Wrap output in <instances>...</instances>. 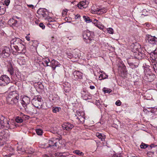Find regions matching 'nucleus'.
<instances>
[{"instance_id": "aec40b11", "label": "nucleus", "mask_w": 157, "mask_h": 157, "mask_svg": "<svg viewBox=\"0 0 157 157\" xmlns=\"http://www.w3.org/2000/svg\"><path fill=\"white\" fill-rule=\"evenodd\" d=\"M74 78H82V73L78 71H75L73 73Z\"/></svg>"}, {"instance_id": "f257e3e1", "label": "nucleus", "mask_w": 157, "mask_h": 157, "mask_svg": "<svg viewBox=\"0 0 157 157\" xmlns=\"http://www.w3.org/2000/svg\"><path fill=\"white\" fill-rule=\"evenodd\" d=\"M23 43H24L22 40L19 38H15L11 40V44L13 45V47L15 50H13L11 45V49L12 50V52L13 54H14V53L17 52L18 53H25L26 50L25 46Z\"/></svg>"}, {"instance_id": "603ef678", "label": "nucleus", "mask_w": 157, "mask_h": 157, "mask_svg": "<svg viewBox=\"0 0 157 157\" xmlns=\"http://www.w3.org/2000/svg\"><path fill=\"white\" fill-rule=\"evenodd\" d=\"M90 88L92 90L94 89L95 88V87L93 86H90Z\"/></svg>"}, {"instance_id": "2eb2a0df", "label": "nucleus", "mask_w": 157, "mask_h": 157, "mask_svg": "<svg viewBox=\"0 0 157 157\" xmlns=\"http://www.w3.org/2000/svg\"><path fill=\"white\" fill-rule=\"evenodd\" d=\"M147 36L148 42L151 44L153 43V42H155V40L157 39V38L155 36H153L151 35H148Z\"/></svg>"}, {"instance_id": "393cba45", "label": "nucleus", "mask_w": 157, "mask_h": 157, "mask_svg": "<svg viewBox=\"0 0 157 157\" xmlns=\"http://www.w3.org/2000/svg\"><path fill=\"white\" fill-rule=\"evenodd\" d=\"M15 121L17 123H21L23 122V120L21 117L18 116L16 118Z\"/></svg>"}, {"instance_id": "473e14b6", "label": "nucleus", "mask_w": 157, "mask_h": 157, "mask_svg": "<svg viewBox=\"0 0 157 157\" xmlns=\"http://www.w3.org/2000/svg\"><path fill=\"white\" fill-rule=\"evenodd\" d=\"M91 22H92V23H94L95 25H98V23H99L98 20L94 19L93 20L92 19V21Z\"/></svg>"}, {"instance_id": "6ab92c4d", "label": "nucleus", "mask_w": 157, "mask_h": 157, "mask_svg": "<svg viewBox=\"0 0 157 157\" xmlns=\"http://www.w3.org/2000/svg\"><path fill=\"white\" fill-rule=\"evenodd\" d=\"M64 89L66 92H68L70 90V84L68 82H65L64 83Z\"/></svg>"}, {"instance_id": "72a5a7b5", "label": "nucleus", "mask_w": 157, "mask_h": 157, "mask_svg": "<svg viewBox=\"0 0 157 157\" xmlns=\"http://www.w3.org/2000/svg\"><path fill=\"white\" fill-rule=\"evenodd\" d=\"M68 10L66 9H64L63 10L62 13V15L63 17H65L67 13Z\"/></svg>"}, {"instance_id": "338daca9", "label": "nucleus", "mask_w": 157, "mask_h": 157, "mask_svg": "<svg viewBox=\"0 0 157 157\" xmlns=\"http://www.w3.org/2000/svg\"><path fill=\"white\" fill-rule=\"evenodd\" d=\"M16 17V18H17V19H18V18H19V17Z\"/></svg>"}, {"instance_id": "7c9ffc66", "label": "nucleus", "mask_w": 157, "mask_h": 157, "mask_svg": "<svg viewBox=\"0 0 157 157\" xmlns=\"http://www.w3.org/2000/svg\"><path fill=\"white\" fill-rule=\"evenodd\" d=\"M148 146V145L147 144H146L144 143H142L140 145V147L141 148H145L147 147Z\"/></svg>"}, {"instance_id": "6e6552de", "label": "nucleus", "mask_w": 157, "mask_h": 157, "mask_svg": "<svg viewBox=\"0 0 157 157\" xmlns=\"http://www.w3.org/2000/svg\"><path fill=\"white\" fill-rule=\"evenodd\" d=\"M7 97L18 99H19V95L17 91H11L10 92Z\"/></svg>"}, {"instance_id": "e433bc0d", "label": "nucleus", "mask_w": 157, "mask_h": 157, "mask_svg": "<svg viewBox=\"0 0 157 157\" xmlns=\"http://www.w3.org/2000/svg\"><path fill=\"white\" fill-rule=\"evenodd\" d=\"M107 31L109 33L112 34L113 33V29L111 28H108L107 29Z\"/></svg>"}, {"instance_id": "ea45409f", "label": "nucleus", "mask_w": 157, "mask_h": 157, "mask_svg": "<svg viewBox=\"0 0 157 157\" xmlns=\"http://www.w3.org/2000/svg\"><path fill=\"white\" fill-rule=\"evenodd\" d=\"M39 26L41 28L43 29H44L45 27V26L42 23H40Z\"/></svg>"}, {"instance_id": "f8f14e48", "label": "nucleus", "mask_w": 157, "mask_h": 157, "mask_svg": "<svg viewBox=\"0 0 157 157\" xmlns=\"http://www.w3.org/2000/svg\"><path fill=\"white\" fill-rule=\"evenodd\" d=\"M1 119H2L3 121H4V123L3 124V125H4V127H6L7 128L9 129L11 128L9 121L6 119H5L4 117L2 116L0 118V120Z\"/></svg>"}, {"instance_id": "39448f33", "label": "nucleus", "mask_w": 157, "mask_h": 157, "mask_svg": "<svg viewBox=\"0 0 157 157\" xmlns=\"http://www.w3.org/2000/svg\"><path fill=\"white\" fill-rule=\"evenodd\" d=\"M74 127V125L69 122L65 123L62 125L63 129L67 131L71 130Z\"/></svg>"}, {"instance_id": "8fccbe9b", "label": "nucleus", "mask_w": 157, "mask_h": 157, "mask_svg": "<svg viewBox=\"0 0 157 157\" xmlns=\"http://www.w3.org/2000/svg\"><path fill=\"white\" fill-rule=\"evenodd\" d=\"M120 155L119 154L114 155L112 157H120Z\"/></svg>"}, {"instance_id": "49530a36", "label": "nucleus", "mask_w": 157, "mask_h": 157, "mask_svg": "<svg viewBox=\"0 0 157 157\" xmlns=\"http://www.w3.org/2000/svg\"><path fill=\"white\" fill-rule=\"evenodd\" d=\"M21 64L22 65H25V60L23 59H22L21 60Z\"/></svg>"}, {"instance_id": "69168bd1", "label": "nucleus", "mask_w": 157, "mask_h": 157, "mask_svg": "<svg viewBox=\"0 0 157 157\" xmlns=\"http://www.w3.org/2000/svg\"><path fill=\"white\" fill-rule=\"evenodd\" d=\"M156 88H157V82L156 83Z\"/></svg>"}, {"instance_id": "412c9836", "label": "nucleus", "mask_w": 157, "mask_h": 157, "mask_svg": "<svg viewBox=\"0 0 157 157\" xmlns=\"http://www.w3.org/2000/svg\"><path fill=\"white\" fill-rule=\"evenodd\" d=\"M10 82V79H0V85L1 86H5Z\"/></svg>"}, {"instance_id": "c756f323", "label": "nucleus", "mask_w": 157, "mask_h": 157, "mask_svg": "<svg viewBox=\"0 0 157 157\" xmlns=\"http://www.w3.org/2000/svg\"><path fill=\"white\" fill-rule=\"evenodd\" d=\"M36 132L37 134L38 135H41L42 134V131L41 129H36Z\"/></svg>"}, {"instance_id": "a211bd4d", "label": "nucleus", "mask_w": 157, "mask_h": 157, "mask_svg": "<svg viewBox=\"0 0 157 157\" xmlns=\"http://www.w3.org/2000/svg\"><path fill=\"white\" fill-rule=\"evenodd\" d=\"M17 21L13 18L10 19L8 22V24L10 26H16Z\"/></svg>"}, {"instance_id": "052dcab7", "label": "nucleus", "mask_w": 157, "mask_h": 157, "mask_svg": "<svg viewBox=\"0 0 157 157\" xmlns=\"http://www.w3.org/2000/svg\"><path fill=\"white\" fill-rule=\"evenodd\" d=\"M86 90H83V92H84V93H86Z\"/></svg>"}, {"instance_id": "c03bdc74", "label": "nucleus", "mask_w": 157, "mask_h": 157, "mask_svg": "<svg viewBox=\"0 0 157 157\" xmlns=\"http://www.w3.org/2000/svg\"><path fill=\"white\" fill-rule=\"evenodd\" d=\"M5 3L6 5L7 6L9 5L10 3V0H6L5 1Z\"/></svg>"}, {"instance_id": "774afa93", "label": "nucleus", "mask_w": 157, "mask_h": 157, "mask_svg": "<svg viewBox=\"0 0 157 157\" xmlns=\"http://www.w3.org/2000/svg\"><path fill=\"white\" fill-rule=\"evenodd\" d=\"M155 147H157V146L156 145H155Z\"/></svg>"}, {"instance_id": "e2e57ef3", "label": "nucleus", "mask_w": 157, "mask_h": 157, "mask_svg": "<svg viewBox=\"0 0 157 157\" xmlns=\"http://www.w3.org/2000/svg\"><path fill=\"white\" fill-rule=\"evenodd\" d=\"M15 126H16V127H17V126H18L19 125H17V124H15Z\"/></svg>"}, {"instance_id": "dca6fc26", "label": "nucleus", "mask_w": 157, "mask_h": 157, "mask_svg": "<svg viewBox=\"0 0 157 157\" xmlns=\"http://www.w3.org/2000/svg\"><path fill=\"white\" fill-rule=\"evenodd\" d=\"M33 106L32 105H28L26 106L24 108L25 110L30 113H33L34 112V110L33 108Z\"/></svg>"}, {"instance_id": "20e7f679", "label": "nucleus", "mask_w": 157, "mask_h": 157, "mask_svg": "<svg viewBox=\"0 0 157 157\" xmlns=\"http://www.w3.org/2000/svg\"><path fill=\"white\" fill-rule=\"evenodd\" d=\"M6 102L9 105H18L19 99L6 97Z\"/></svg>"}, {"instance_id": "f3484780", "label": "nucleus", "mask_w": 157, "mask_h": 157, "mask_svg": "<svg viewBox=\"0 0 157 157\" xmlns=\"http://www.w3.org/2000/svg\"><path fill=\"white\" fill-rule=\"evenodd\" d=\"M88 6V4L85 2H81L78 4V7L81 9L85 8Z\"/></svg>"}, {"instance_id": "2f4dec72", "label": "nucleus", "mask_w": 157, "mask_h": 157, "mask_svg": "<svg viewBox=\"0 0 157 157\" xmlns=\"http://www.w3.org/2000/svg\"><path fill=\"white\" fill-rule=\"evenodd\" d=\"M44 61L45 63L47 66H48V63L50 62V59L48 58H45L44 59Z\"/></svg>"}, {"instance_id": "680f3d73", "label": "nucleus", "mask_w": 157, "mask_h": 157, "mask_svg": "<svg viewBox=\"0 0 157 157\" xmlns=\"http://www.w3.org/2000/svg\"><path fill=\"white\" fill-rule=\"evenodd\" d=\"M24 117H25V118H27V117H29V116H27V115H24Z\"/></svg>"}, {"instance_id": "a878e982", "label": "nucleus", "mask_w": 157, "mask_h": 157, "mask_svg": "<svg viewBox=\"0 0 157 157\" xmlns=\"http://www.w3.org/2000/svg\"><path fill=\"white\" fill-rule=\"evenodd\" d=\"M60 109V108L59 107H53L52 108V112L54 113H57V112H59Z\"/></svg>"}, {"instance_id": "c85d7f7f", "label": "nucleus", "mask_w": 157, "mask_h": 157, "mask_svg": "<svg viewBox=\"0 0 157 157\" xmlns=\"http://www.w3.org/2000/svg\"><path fill=\"white\" fill-rule=\"evenodd\" d=\"M74 152L79 155H82L84 154L82 152H80V151L79 150H75L74 151Z\"/></svg>"}, {"instance_id": "7ed1b4c3", "label": "nucleus", "mask_w": 157, "mask_h": 157, "mask_svg": "<svg viewBox=\"0 0 157 157\" xmlns=\"http://www.w3.org/2000/svg\"><path fill=\"white\" fill-rule=\"evenodd\" d=\"M42 101L40 97H36L32 100V103L35 107L38 108L40 107L41 108L44 109L42 105Z\"/></svg>"}, {"instance_id": "864d4df0", "label": "nucleus", "mask_w": 157, "mask_h": 157, "mask_svg": "<svg viewBox=\"0 0 157 157\" xmlns=\"http://www.w3.org/2000/svg\"><path fill=\"white\" fill-rule=\"evenodd\" d=\"M1 10L3 11V9H1L0 8V14H2L3 13V12H2Z\"/></svg>"}, {"instance_id": "0e129e2a", "label": "nucleus", "mask_w": 157, "mask_h": 157, "mask_svg": "<svg viewBox=\"0 0 157 157\" xmlns=\"http://www.w3.org/2000/svg\"><path fill=\"white\" fill-rule=\"evenodd\" d=\"M151 153H149V154L150 155H151V156H150V157H151V155H151Z\"/></svg>"}, {"instance_id": "3c124183", "label": "nucleus", "mask_w": 157, "mask_h": 157, "mask_svg": "<svg viewBox=\"0 0 157 157\" xmlns=\"http://www.w3.org/2000/svg\"><path fill=\"white\" fill-rule=\"evenodd\" d=\"M13 155L11 154H10L8 155H6L4 157H11L12 156H13Z\"/></svg>"}, {"instance_id": "423d86ee", "label": "nucleus", "mask_w": 157, "mask_h": 157, "mask_svg": "<svg viewBox=\"0 0 157 157\" xmlns=\"http://www.w3.org/2000/svg\"><path fill=\"white\" fill-rule=\"evenodd\" d=\"M59 139L58 138H52L51 140H49V147L51 148H53L54 147L57 146V141H59Z\"/></svg>"}, {"instance_id": "4d7b16f0", "label": "nucleus", "mask_w": 157, "mask_h": 157, "mask_svg": "<svg viewBox=\"0 0 157 157\" xmlns=\"http://www.w3.org/2000/svg\"><path fill=\"white\" fill-rule=\"evenodd\" d=\"M154 54V55L157 54V51H156V50H155L153 52Z\"/></svg>"}, {"instance_id": "9b49d317", "label": "nucleus", "mask_w": 157, "mask_h": 157, "mask_svg": "<svg viewBox=\"0 0 157 157\" xmlns=\"http://www.w3.org/2000/svg\"><path fill=\"white\" fill-rule=\"evenodd\" d=\"M50 63L51 65L52 66L53 70H55L56 67H59L60 65L57 61L55 59L52 60Z\"/></svg>"}, {"instance_id": "ddd939ff", "label": "nucleus", "mask_w": 157, "mask_h": 157, "mask_svg": "<svg viewBox=\"0 0 157 157\" xmlns=\"http://www.w3.org/2000/svg\"><path fill=\"white\" fill-rule=\"evenodd\" d=\"M107 11V9L105 8L99 9L97 8L95 10V11H94L95 13H96L97 14L99 15H101L104 13H105Z\"/></svg>"}, {"instance_id": "0eeeda50", "label": "nucleus", "mask_w": 157, "mask_h": 157, "mask_svg": "<svg viewBox=\"0 0 157 157\" xmlns=\"http://www.w3.org/2000/svg\"><path fill=\"white\" fill-rule=\"evenodd\" d=\"M21 102V105L24 107L29 105L30 102V99L29 97L27 96L24 97L22 99Z\"/></svg>"}, {"instance_id": "f704fd0d", "label": "nucleus", "mask_w": 157, "mask_h": 157, "mask_svg": "<svg viewBox=\"0 0 157 157\" xmlns=\"http://www.w3.org/2000/svg\"><path fill=\"white\" fill-rule=\"evenodd\" d=\"M103 90L105 93H109L112 91V90L110 89H105V88H104Z\"/></svg>"}, {"instance_id": "bb28decb", "label": "nucleus", "mask_w": 157, "mask_h": 157, "mask_svg": "<svg viewBox=\"0 0 157 157\" xmlns=\"http://www.w3.org/2000/svg\"><path fill=\"white\" fill-rule=\"evenodd\" d=\"M96 135L99 139H101V141H103V139L104 140L105 138L104 137V135L103 136L101 133H98L96 134Z\"/></svg>"}, {"instance_id": "9d476101", "label": "nucleus", "mask_w": 157, "mask_h": 157, "mask_svg": "<svg viewBox=\"0 0 157 157\" xmlns=\"http://www.w3.org/2000/svg\"><path fill=\"white\" fill-rule=\"evenodd\" d=\"M118 67V71L121 73L126 72L127 71L125 66L122 63H119Z\"/></svg>"}, {"instance_id": "c9c22d12", "label": "nucleus", "mask_w": 157, "mask_h": 157, "mask_svg": "<svg viewBox=\"0 0 157 157\" xmlns=\"http://www.w3.org/2000/svg\"><path fill=\"white\" fill-rule=\"evenodd\" d=\"M4 123V121H3L2 119L0 121V129L4 127V125L3 124Z\"/></svg>"}, {"instance_id": "13d9d810", "label": "nucleus", "mask_w": 157, "mask_h": 157, "mask_svg": "<svg viewBox=\"0 0 157 157\" xmlns=\"http://www.w3.org/2000/svg\"><path fill=\"white\" fill-rule=\"evenodd\" d=\"M68 57L69 58H71V57H72V55L71 54H70V55H68Z\"/></svg>"}, {"instance_id": "58836bf2", "label": "nucleus", "mask_w": 157, "mask_h": 157, "mask_svg": "<svg viewBox=\"0 0 157 157\" xmlns=\"http://www.w3.org/2000/svg\"><path fill=\"white\" fill-rule=\"evenodd\" d=\"M121 101L119 100H118L116 101L115 104L117 106H120L121 105Z\"/></svg>"}, {"instance_id": "1a4fd4ad", "label": "nucleus", "mask_w": 157, "mask_h": 157, "mask_svg": "<svg viewBox=\"0 0 157 157\" xmlns=\"http://www.w3.org/2000/svg\"><path fill=\"white\" fill-rule=\"evenodd\" d=\"M10 53V48H6L2 51L1 56L4 58H6L9 56Z\"/></svg>"}, {"instance_id": "4c0bfd02", "label": "nucleus", "mask_w": 157, "mask_h": 157, "mask_svg": "<svg viewBox=\"0 0 157 157\" xmlns=\"http://www.w3.org/2000/svg\"><path fill=\"white\" fill-rule=\"evenodd\" d=\"M87 95H88V94H86L84 95L82 93V96L83 97V98L85 100H86L88 99V98L87 97Z\"/></svg>"}, {"instance_id": "5701e85b", "label": "nucleus", "mask_w": 157, "mask_h": 157, "mask_svg": "<svg viewBox=\"0 0 157 157\" xmlns=\"http://www.w3.org/2000/svg\"><path fill=\"white\" fill-rule=\"evenodd\" d=\"M17 149L18 153L20 154H22L25 151L24 148L21 146H18Z\"/></svg>"}, {"instance_id": "4468645a", "label": "nucleus", "mask_w": 157, "mask_h": 157, "mask_svg": "<svg viewBox=\"0 0 157 157\" xmlns=\"http://www.w3.org/2000/svg\"><path fill=\"white\" fill-rule=\"evenodd\" d=\"M46 10L42 8H40L37 11V13L39 15V16L40 17H45L46 15L45 13Z\"/></svg>"}, {"instance_id": "b1692460", "label": "nucleus", "mask_w": 157, "mask_h": 157, "mask_svg": "<svg viewBox=\"0 0 157 157\" xmlns=\"http://www.w3.org/2000/svg\"><path fill=\"white\" fill-rule=\"evenodd\" d=\"M83 19L87 23H89L92 21V19L87 16H84L83 17Z\"/></svg>"}, {"instance_id": "37998d69", "label": "nucleus", "mask_w": 157, "mask_h": 157, "mask_svg": "<svg viewBox=\"0 0 157 157\" xmlns=\"http://www.w3.org/2000/svg\"><path fill=\"white\" fill-rule=\"evenodd\" d=\"M1 78H9L8 77V76L6 75H2V76L1 77Z\"/></svg>"}, {"instance_id": "a18cd8bd", "label": "nucleus", "mask_w": 157, "mask_h": 157, "mask_svg": "<svg viewBox=\"0 0 157 157\" xmlns=\"http://www.w3.org/2000/svg\"><path fill=\"white\" fill-rule=\"evenodd\" d=\"M27 6L31 8L32 9H33L34 7V6L33 5L27 4Z\"/></svg>"}, {"instance_id": "79ce46f5", "label": "nucleus", "mask_w": 157, "mask_h": 157, "mask_svg": "<svg viewBox=\"0 0 157 157\" xmlns=\"http://www.w3.org/2000/svg\"><path fill=\"white\" fill-rule=\"evenodd\" d=\"M14 86H11L9 88L8 91H10V92H11V91H14V90H14Z\"/></svg>"}, {"instance_id": "de8ad7c7", "label": "nucleus", "mask_w": 157, "mask_h": 157, "mask_svg": "<svg viewBox=\"0 0 157 157\" xmlns=\"http://www.w3.org/2000/svg\"><path fill=\"white\" fill-rule=\"evenodd\" d=\"M155 146L153 144H152L149 146V147H148V148L149 149H151L153 148H154Z\"/></svg>"}, {"instance_id": "09e8293b", "label": "nucleus", "mask_w": 157, "mask_h": 157, "mask_svg": "<svg viewBox=\"0 0 157 157\" xmlns=\"http://www.w3.org/2000/svg\"><path fill=\"white\" fill-rule=\"evenodd\" d=\"M157 64H154L153 65V68L154 69V70H157Z\"/></svg>"}, {"instance_id": "f03ea898", "label": "nucleus", "mask_w": 157, "mask_h": 157, "mask_svg": "<svg viewBox=\"0 0 157 157\" xmlns=\"http://www.w3.org/2000/svg\"><path fill=\"white\" fill-rule=\"evenodd\" d=\"M83 37L84 41L87 43L93 45V42L95 43V40L93 39V35L90 32L84 31L83 33Z\"/></svg>"}, {"instance_id": "a19ab883", "label": "nucleus", "mask_w": 157, "mask_h": 157, "mask_svg": "<svg viewBox=\"0 0 157 157\" xmlns=\"http://www.w3.org/2000/svg\"><path fill=\"white\" fill-rule=\"evenodd\" d=\"M155 152L154 151H150L148 152L147 153V155L148 156L150 157L151 155H150L149 154V153H151L152 154H153Z\"/></svg>"}, {"instance_id": "4be33fe9", "label": "nucleus", "mask_w": 157, "mask_h": 157, "mask_svg": "<svg viewBox=\"0 0 157 157\" xmlns=\"http://www.w3.org/2000/svg\"><path fill=\"white\" fill-rule=\"evenodd\" d=\"M7 71L9 72L10 75H12L14 73V70L12 65L11 63H10L8 66Z\"/></svg>"}, {"instance_id": "5fc2aeb1", "label": "nucleus", "mask_w": 157, "mask_h": 157, "mask_svg": "<svg viewBox=\"0 0 157 157\" xmlns=\"http://www.w3.org/2000/svg\"><path fill=\"white\" fill-rule=\"evenodd\" d=\"M26 39L28 40L29 41L30 40V37L28 36H26L25 37Z\"/></svg>"}, {"instance_id": "bf43d9fd", "label": "nucleus", "mask_w": 157, "mask_h": 157, "mask_svg": "<svg viewBox=\"0 0 157 157\" xmlns=\"http://www.w3.org/2000/svg\"><path fill=\"white\" fill-rule=\"evenodd\" d=\"M99 25V24L98 23V25H96V26L99 28L101 29V27L99 26L98 25Z\"/></svg>"}, {"instance_id": "cd10ccee", "label": "nucleus", "mask_w": 157, "mask_h": 157, "mask_svg": "<svg viewBox=\"0 0 157 157\" xmlns=\"http://www.w3.org/2000/svg\"><path fill=\"white\" fill-rule=\"evenodd\" d=\"M108 78V75H106L105 73H103L100 75L99 76V78Z\"/></svg>"}, {"instance_id": "6e6d98bb", "label": "nucleus", "mask_w": 157, "mask_h": 157, "mask_svg": "<svg viewBox=\"0 0 157 157\" xmlns=\"http://www.w3.org/2000/svg\"><path fill=\"white\" fill-rule=\"evenodd\" d=\"M42 157H50V155H48L46 154L43 155Z\"/></svg>"}]
</instances>
